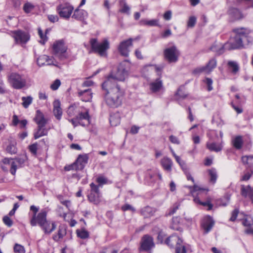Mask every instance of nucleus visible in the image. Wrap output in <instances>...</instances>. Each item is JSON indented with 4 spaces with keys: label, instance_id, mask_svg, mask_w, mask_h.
<instances>
[{
    "label": "nucleus",
    "instance_id": "1",
    "mask_svg": "<svg viewBox=\"0 0 253 253\" xmlns=\"http://www.w3.org/2000/svg\"><path fill=\"white\" fill-rule=\"evenodd\" d=\"M233 32L236 34V36L233 42L226 43L219 47L217 45L214 44L211 47V49L219 55L223 53L225 50L239 48L248 45L252 42V38L249 36L250 33V30L240 28L234 29Z\"/></svg>",
    "mask_w": 253,
    "mask_h": 253
},
{
    "label": "nucleus",
    "instance_id": "2",
    "mask_svg": "<svg viewBox=\"0 0 253 253\" xmlns=\"http://www.w3.org/2000/svg\"><path fill=\"white\" fill-rule=\"evenodd\" d=\"M102 88L105 91L104 98L107 105L112 108H117L121 105L124 91L120 86L103 87V84H102Z\"/></svg>",
    "mask_w": 253,
    "mask_h": 253
},
{
    "label": "nucleus",
    "instance_id": "3",
    "mask_svg": "<svg viewBox=\"0 0 253 253\" xmlns=\"http://www.w3.org/2000/svg\"><path fill=\"white\" fill-rule=\"evenodd\" d=\"M46 215L47 212L42 210L37 214L33 215L30 223L33 226L39 225L45 234H49L55 229L56 225L54 222L47 220Z\"/></svg>",
    "mask_w": 253,
    "mask_h": 253
},
{
    "label": "nucleus",
    "instance_id": "4",
    "mask_svg": "<svg viewBox=\"0 0 253 253\" xmlns=\"http://www.w3.org/2000/svg\"><path fill=\"white\" fill-rule=\"evenodd\" d=\"M127 76V71L125 68L124 63L119 65L116 72L112 71L106 77L102 83L103 87L119 86L118 81H124Z\"/></svg>",
    "mask_w": 253,
    "mask_h": 253
},
{
    "label": "nucleus",
    "instance_id": "5",
    "mask_svg": "<svg viewBox=\"0 0 253 253\" xmlns=\"http://www.w3.org/2000/svg\"><path fill=\"white\" fill-rule=\"evenodd\" d=\"M90 44L92 50L101 56H105L107 50L109 48V42L107 39L98 43L96 39H91L90 40Z\"/></svg>",
    "mask_w": 253,
    "mask_h": 253
},
{
    "label": "nucleus",
    "instance_id": "6",
    "mask_svg": "<svg viewBox=\"0 0 253 253\" xmlns=\"http://www.w3.org/2000/svg\"><path fill=\"white\" fill-rule=\"evenodd\" d=\"M8 80L11 86L17 89H21L26 85V77L24 75L11 73L8 76Z\"/></svg>",
    "mask_w": 253,
    "mask_h": 253
},
{
    "label": "nucleus",
    "instance_id": "7",
    "mask_svg": "<svg viewBox=\"0 0 253 253\" xmlns=\"http://www.w3.org/2000/svg\"><path fill=\"white\" fill-rule=\"evenodd\" d=\"M166 244L170 248H175V253H186V249L182 245V240L177 235L173 234L168 238Z\"/></svg>",
    "mask_w": 253,
    "mask_h": 253
},
{
    "label": "nucleus",
    "instance_id": "8",
    "mask_svg": "<svg viewBox=\"0 0 253 253\" xmlns=\"http://www.w3.org/2000/svg\"><path fill=\"white\" fill-rule=\"evenodd\" d=\"M88 157L87 155H80L77 160L72 164L66 166L64 169L65 170H80L84 169L88 161Z\"/></svg>",
    "mask_w": 253,
    "mask_h": 253
},
{
    "label": "nucleus",
    "instance_id": "9",
    "mask_svg": "<svg viewBox=\"0 0 253 253\" xmlns=\"http://www.w3.org/2000/svg\"><path fill=\"white\" fill-rule=\"evenodd\" d=\"M53 51L55 56L61 60H63L67 57L66 54L67 47L63 40L56 41L52 46Z\"/></svg>",
    "mask_w": 253,
    "mask_h": 253
},
{
    "label": "nucleus",
    "instance_id": "10",
    "mask_svg": "<svg viewBox=\"0 0 253 253\" xmlns=\"http://www.w3.org/2000/svg\"><path fill=\"white\" fill-rule=\"evenodd\" d=\"M165 59L169 63H175L177 61L180 52L175 45L168 47L164 50Z\"/></svg>",
    "mask_w": 253,
    "mask_h": 253
},
{
    "label": "nucleus",
    "instance_id": "11",
    "mask_svg": "<svg viewBox=\"0 0 253 253\" xmlns=\"http://www.w3.org/2000/svg\"><path fill=\"white\" fill-rule=\"evenodd\" d=\"M206 189L200 187L199 186L194 185L191 190V192L193 196L194 197V201L196 203L199 204L203 206H208V210L211 209L212 207V204L209 202H202L200 200L199 196L203 192H205Z\"/></svg>",
    "mask_w": 253,
    "mask_h": 253
},
{
    "label": "nucleus",
    "instance_id": "12",
    "mask_svg": "<svg viewBox=\"0 0 253 253\" xmlns=\"http://www.w3.org/2000/svg\"><path fill=\"white\" fill-rule=\"evenodd\" d=\"M73 9V7L67 3L60 4L57 7V10L60 16L64 18H69Z\"/></svg>",
    "mask_w": 253,
    "mask_h": 253
},
{
    "label": "nucleus",
    "instance_id": "13",
    "mask_svg": "<svg viewBox=\"0 0 253 253\" xmlns=\"http://www.w3.org/2000/svg\"><path fill=\"white\" fill-rule=\"evenodd\" d=\"M155 246L153 239L148 235L143 236L140 243V251L148 252L152 249Z\"/></svg>",
    "mask_w": 253,
    "mask_h": 253
},
{
    "label": "nucleus",
    "instance_id": "14",
    "mask_svg": "<svg viewBox=\"0 0 253 253\" xmlns=\"http://www.w3.org/2000/svg\"><path fill=\"white\" fill-rule=\"evenodd\" d=\"M132 45V39L130 38L127 40L122 42L118 47V50L120 54L125 57L129 55L128 48Z\"/></svg>",
    "mask_w": 253,
    "mask_h": 253
},
{
    "label": "nucleus",
    "instance_id": "15",
    "mask_svg": "<svg viewBox=\"0 0 253 253\" xmlns=\"http://www.w3.org/2000/svg\"><path fill=\"white\" fill-rule=\"evenodd\" d=\"M13 34L17 43H26L30 39L29 34L22 31H14Z\"/></svg>",
    "mask_w": 253,
    "mask_h": 253
},
{
    "label": "nucleus",
    "instance_id": "16",
    "mask_svg": "<svg viewBox=\"0 0 253 253\" xmlns=\"http://www.w3.org/2000/svg\"><path fill=\"white\" fill-rule=\"evenodd\" d=\"M26 160L25 156L15 158L14 160L12 159V163L11 164V169H10V173L14 175L15 174L16 169L18 168L22 167Z\"/></svg>",
    "mask_w": 253,
    "mask_h": 253
},
{
    "label": "nucleus",
    "instance_id": "17",
    "mask_svg": "<svg viewBox=\"0 0 253 253\" xmlns=\"http://www.w3.org/2000/svg\"><path fill=\"white\" fill-rule=\"evenodd\" d=\"M214 224V221L211 216H207L204 217L201 224V227L204 230V233L207 234L209 232L213 226Z\"/></svg>",
    "mask_w": 253,
    "mask_h": 253
},
{
    "label": "nucleus",
    "instance_id": "18",
    "mask_svg": "<svg viewBox=\"0 0 253 253\" xmlns=\"http://www.w3.org/2000/svg\"><path fill=\"white\" fill-rule=\"evenodd\" d=\"M78 96L84 102H89L92 98V93L90 89H86L84 90L78 89Z\"/></svg>",
    "mask_w": 253,
    "mask_h": 253
},
{
    "label": "nucleus",
    "instance_id": "19",
    "mask_svg": "<svg viewBox=\"0 0 253 253\" xmlns=\"http://www.w3.org/2000/svg\"><path fill=\"white\" fill-rule=\"evenodd\" d=\"M241 194L245 198L248 197L253 204V189L250 185H242L241 186Z\"/></svg>",
    "mask_w": 253,
    "mask_h": 253
},
{
    "label": "nucleus",
    "instance_id": "20",
    "mask_svg": "<svg viewBox=\"0 0 253 253\" xmlns=\"http://www.w3.org/2000/svg\"><path fill=\"white\" fill-rule=\"evenodd\" d=\"M228 14L233 20H240L244 17L240 11L236 8H230L228 11Z\"/></svg>",
    "mask_w": 253,
    "mask_h": 253
},
{
    "label": "nucleus",
    "instance_id": "21",
    "mask_svg": "<svg viewBox=\"0 0 253 253\" xmlns=\"http://www.w3.org/2000/svg\"><path fill=\"white\" fill-rule=\"evenodd\" d=\"M34 121L38 126H45L47 123V120L45 118L43 113L39 110L36 111Z\"/></svg>",
    "mask_w": 253,
    "mask_h": 253
},
{
    "label": "nucleus",
    "instance_id": "22",
    "mask_svg": "<svg viewBox=\"0 0 253 253\" xmlns=\"http://www.w3.org/2000/svg\"><path fill=\"white\" fill-rule=\"evenodd\" d=\"M37 62L39 66H42L45 65H54L53 61L51 59L45 55H42L40 56L37 59Z\"/></svg>",
    "mask_w": 253,
    "mask_h": 253
},
{
    "label": "nucleus",
    "instance_id": "23",
    "mask_svg": "<svg viewBox=\"0 0 253 253\" xmlns=\"http://www.w3.org/2000/svg\"><path fill=\"white\" fill-rule=\"evenodd\" d=\"M163 88V83L160 79H157L150 84V89L152 92L159 91Z\"/></svg>",
    "mask_w": 253,
    "mask_h": 253
},
{
    "label": "nucleus",
    "instance_id": "24",
    "mask_svg": "<svg viewBox=\"0 0 253 253\" xmlns=\"http://www.w3.org/2000/svg\"><path fill=\"white\" fill-rule=\"evenodd\" d=\"M87 16V12L83 9H76L72 16V17L80 21H83Z\"/></svg>",
    "mask_w": 253,
    "mask_h": 253
},
{
    "label": "nucleus",
    "instance_id": "25",
    "mask_svg": "<svg viewBox=\"0 0 253 253\" xmlns=\"http://www.w3.org/2000/svg\"><path fill=\"white\" fill-rule=\"evenodd\" d=\"M53 113L57 120H59L61 119L62 111L60 107V102L59 100H55L53 102Z\"/></svg>",
    "mask_w": 253,
    "mask_h": 253
},
{
    "label": "nucleus",
    "instance_id": "26",
    "mask_svg": "<svg viewBox=\"0 0 253 253\" xmlns=\"http://www.w3.org/2000/svg\"><path fill=\"white\" fill-rule=\"evenodd\" d=\"M45 126H38L37 129L34 133V138L37 139L40 137L46 135L48 129L45 127Z\"/></svg>",
    "mask_w": 253,
    "mask_h": 253
},
{
    "label": "nucleus",
    "instance_id": "27",
    "mask_svg": "<svg viewBox=\"0 0 253 253\" xmlns=\"http://www.w3.org/2000/svg\"><path fill=\"white\" fill-rule=\"evenodd\" d=\"M161 164L165 170L169 172L171 170L172 162L170 159L168 157H164L161 160Z\"/></svg>",
    "mask_w": 253,
    "mask_h": 253
},
{
    "label": "nucleus",
    "instance_id": "28",
    "mask_svg": "<svg viewBox=\"0 0 253 253\" xmlns=\"http://www.w3.org/2000/svg\"><path fill=\"white\" fill-rule=\"evenodd\" d=\"M12 159L5 158L0 163L1 169L5 172H7L8 169H11Z\"/></svg>",
    "mask_w": 253,
    "mask_h": 253
},
{
    "label": "nucleus",
    "instance_id": "29",
    "mask_svg": "<svg viewBox=\"0 0 253 253\" xmlns=\"http://www.w3.org/2000/svg\"><path fill=\"white\" fill-rule=\"evenodd\" d=\"M66 234V229L63 226H59L58 230V233L57 235H54L53 236V239L55 241H58L60 239L63 238V237Z\"/></svg>",
    "mask_w": 253,
    "mask_h": 253
},
{
    "label": "nucleus",
    "instance_id": "30",
    "mask_svg": "<svg viewBox=\"0 0 253 253\" xmlns=\"http://www.w3.org/2000/svg\"><path fill=\"white\" fill-rule=\"evenodd\" d=\"M155 212V209L149 206L145 207L141 210V214L144 218H148L153 216Z\"/></svg>",
    "mask_w": 253,
    "mask_h": 253
},
{
    "label": "nucleus",
    "instance_id": "31",
    "mask_svg": "<svg viewBox=\"0 0 253 253\" xmlns=\"http://www.w3.org/2000/svg\"><path fill=\"white\" fill-rule=\"evenodd\" d=\"M207 148L211 151L218 152L222 150V146L221 144L215 142H208L207 143Z\"/></svg>",
    "mask_w": 253,
    "mask_h": 253
},
{
    "label": "nucleus",
    "instance_id": "32",
    "mask_svg": "<svg viewBox=\"0 0 253 253\" xmlns=\"http://www.w3.org/2000/svg\"><path fill=\"white\" fill-rule=\"evenodd\" d=\"M101 194H97L94 193H90L88 196L89 201L94 204L97 205L101 201Z\"/></svg>",
    "mask_w": 253,
    "mask_h": 253
},
{
    "label": "nucleus",
    "instance_id": "33",
    "mask_svg": "<svg viewBox=\"0 0 253 253\" xmlns=\"http://www.w3.org/2000/svg\"><path fill=\"white\" fill-rule=\"evenodd\" d=\"M110 123L111 126H116L120 123V117L119 113L110 115Z\"/></svg>",
    "mask_w": 253,
    "mask_h": 253
},
{
    "label": "nucleus",
    "instance_id": "34",
    "mask_svg": "<svg viewBox=\"0 0 253 253\" xmlns=\"http://www.w3.org/2000/svg\"><path fill=\"white\" fill-rule=\"evenodd\" d=\"M159 20L157 19H152L148 20L146 19H141L139 23L141 25L149 26H155L158 25Z\"/></svg>",
    "mask_w": 253,
    "mask_h": 253
},
{
    "label": "nucleus",
    "instance_id": "35",
    "mask_svg": "<svg viewBox=\"0 0 253 253\" xmlns=\"http://www.w3.org/2000/svg\"><path fill=\"white\" fill-rule=\"evenodd\" d=\"M232 143L235 148L237 149H240L242 148L243 141L241 136H236L232 140Z\"/></svg>",
    "mask_w": 253,
    "mask_h": 253
},
{
    "label": "nucleus",
    "instance_id": "36",
    "mask_svg": "<svg viewBox=\"0 0 253 253\" xmlns=\"http://www.w3.org/2000/svg\"><path fill=\"white\" fill-rule=\"evenodd\" d=\"M76 233L78 237L82 239H85L89 237V232L84 229H77Z\"/></svg>",
    "mask_w": 253,
    "mask_h": 253
},
{
    "label": "nucleus",
    "instance_id": "37",
    "mask_svg": "<svg viewBox=\"0 0 253 253\" xmlns=\"http://www.w3.org/2000/svg\"><path fill=\"white\" fill-rule=\"evenodd\" d=\"M77 117L79 119L80 122H83V120H85L87 124L89 123V116L88 111L84 113H80Z\"/></svg>",
    "mask_w": 253,
    "mask_h": 253
},
{
    "label": "nucleus",
    "instance_id": "38",
    "mask_svg": "<svg viewBox=\"0 0 253 253\" xmlns=\"http://www.w3.org/2000/svg\"><path fill=\"white\" fill-rule=\"evenodd\" d=\"M216 66V61L215 59H211L209 63L205 67H206L207 72H211Z\"/></svg>",
    "mask_w": 253,
    "mask_h": 253
},
{
    "label": "nucleus",
    "instance_id": "39",
    "mask_svg": "<svg viewBox=\"0 0 253 253\" xmlns=\"http://www.w3.org/2000/svg\"><path fill=\"white\" fill-rule=\"evenodd\" d=\"M209 174L210 175V180L211 182L214 183L216 182L217 178V174L216 170L212 169L209 170Z\"/></svg>",
    "mask_w": 253,
    "mask_h": 253
},
{
    "label": "nucleus",
    "instance_id": "40",
    "mask_svg": "<svg viewBox=\"0 0 253 253\" xmlns=\"http://www.w3.org/2000/svg\"><path fill=\"white\" fill-rule=\"evenodd\" d=\"M22 100L23 101V106L24 108H27L32 103L33 98L31 96L22 97Z\"/></svg>",
    "mask_w": 253,
    "mask_h": 253
},
{
    "label": "nucleus",
    "instance_id": "41",
    "mask_svg": "<svg viewBox=\"0 0 253 253\" xmlns=\"http://www.w3.org/2000/svg\"><path fill=\"white\" fill-rule=\"evenodd\" d=\"M48 31V30H46L45 31V34L47 33ZM38 34L39 35L41 38V41H40V42L42 44H44L45 42L47 41V38L46 36V35H44L42 33V30L41 29V28L38 29Z\"/></svg>",
    "mask_w": 253,
    "mask_h": 253
},
{
    "label": "nucleus",
    "instance_id": "42",
    "mask_svg": "<svg viewBox=\"0 0 253 253\" xmlns=\"http://www.w3.org/2000/svg\"><path fill=\"white\" fill-rule=\"evenodd\" d=\"M242 224L245 226H251L253 225V218L251 216H247L243 219Z\"/></svg>",
    "mask_w": 253,
    "mask_h": 253
},
{
    "label": "nucleus",
    "instance_id": "43",
    "mask_svg": "<svg viewBox=\"0 0 253 253\" xmlns=\"http://www.w3.org/2000/svg\"><path fill=\"white\" fill-rule=\"evenodd\" d=\"M35 8V6L29 2H26L23 6V10L26 13L31 12Z\"/></svg>",
    "mask_w": 253,
    "mask_h": 253
},
{
    "label": "nucleus",
    "instance_id": "44",
    "mask_svg": "<svg viewBox=\"0 0 253 253\" xmlns=\"http://www.w3.org/2000/svg\"><path fill=\"white\" fill-rule=\"evenodd\" d=\"M253 174V168H250V171L245 172L243 176H241V181H248L251 178Z\"/></svg>",
    "mask_w": 253,
    "mask_h": 253
},
{
    "label": "nucleus",
    "instance_id": "45",
    "mask_svg": "<svg viewBox=\"0 0 253 253\" xmlns=\"http://www.w3.org/2000/svg\"><path fill=\"white\" fill-rule=\"evenodd\" d=\"M228 64L233 73L235 74L238 71L239 66L237 63L233 61H229Z\"/></svg>",
    "mask_w": 253,
    "mask_h": 253
},
{
    "label": "nucleus",
    "instance_id": "46",
    "mask_svg": "<svg viewBox=\"0 0 253 253\" xmlns=\"http://www.w3.org/2000/svg\"><path fill=\"white\" fill-rule=\"evenodd\" d=\"M6 151L11 154H15L17 152L15 144L14 143H10L6 148Z\"/></svg>",
    "mask_w": 253,
    "mask_h": 253
},
{
    "label": "nucleus",
    "instance_id": "47",
    "mask_svg": "<svg viewBox=\"0 0 253 253\" xmlns=\"http://www.w3.org/2000/svg\"><path fill=\"white\" fill-rule=\"evenodd\" d=\"M14 251L15 253H25L24 247L18 244H15L14 247Z\"/></svg>",
    "mask_w": 253,
    "mask_h": 253
},
{
    "label": "nucleus",
    "instance_id": "48",
    "mask_svg": "<svg viewBox=\"0 0 253 253\" xmlns=\"http://www.w3.org/2000/svg\"><path fill=\"white\" fill-rule=\"evenodd\" d=\"M69 121L72 123L74 127L78 126L79 125L83 126H85L86 125V124L83 122H80L79 119H78L77 117L75 118L69 120Z\"/></svg>",
    "mask_w": 253,
    "mask_h": 253
},
{
    "label": "nucleus",
    "instance_id": "49",
    "mask_svg": "<svg viewBox=\"0 0 253 253\" xmlns=\"http://www.w3.org/2000/svg\"><path fill=\"white\" fill-rule=\"evenodd\" d=\"M196 23V18L194 16H190L187 22V27L189 28H193L195 26Z\"/></svg>",
    "mask_w": 253,
    "mask_h": 253
},
{
    "label": "nucleus",
    "instance_id": "50",
    "mask_svg": "<svg viewBox=\"0 0 253 253\" xmlns=\"http://www.w3.org/2000/svg\"><path fill=\"white\" fill-rule=\"evenodd\" d=\"M205 83L206 84L207 87H208V91H211L213 89V87L212 86L213 82L212 80L209 78H207L205 79V80L204 81Z\"/></svg>",
    "mask_w": 253,
    "mask_h": 253
},
{
    "label": "nucleus",
    "instance_id": "51",
    "mask_svg": "<svg viewBox=\"0 0 253 253\" xmlns=\"http://www.w3.org/2000/svg\"><path fill=\"white\" fill-rule=\"evenodd\" d=\"M29 149L31 153L34 156L37 155V151L38 149V143H35L29 146Z\"/></svg>",
    "mask_w": 253,
    "mask_h": 253
},
{
    "label": "nucleus",
    "instance_id": "52",
    "mask_svg": "<svg viewBox=\"0 0 253 253\" xmlns=\"http://www.w3.org/2000/svg\"><path fill=\"white\" fill-rule=\"evenodd\" d=\"M90 186L91 188L90 193L93 192L97 194H101L99 190V185H96L93 183H91L90 184Z\"/></svg>",
    "mask_w": 253,
    "mask_h": 253
},
{
    "label": "nucleus",
    "instance_id": "53",
    "mask_svg": "<svg viewBox=\"0 0 253 253\" xmlns=\"http://www.w3.org/2000/svg\"><path fill=\"white\" fill-rule=\"evenodd\" d=\"M204 72H207L206 67H205V66L199 67L196 68L193 71V74L195 75H199Z\"/></svg>",
    "mask_w": 253,
    "mask_h": 253
},
{
    "label": "nucleus",
    "instance_id": "54",
    "mask_svg": "<svg viewBox=\"0 0 253 253\" xmlns=\"http://www.w3.org/2000/svg\"><path fill=\"white\" fill-rule=\"evenodd\" d=\"M2 220L4 223L9 227H11L13 224L12 220L7 215L4 216Z\"/></svg>",
    "mask_w": 253,
    "mask_h": 253
},
{
    "label": "nucleus",
    "instance_id": "55",
    "mask_svg": "<svg viewBox=\"0 0 253 253\" xmlns=\"http://www.w3.org/2000/svg\"><path fill=\"white\" fill-rule=\"evenodd\" d=\"M242 161L243 164L248 165V167L250 168H252V163L249 160L248 156H245L242 157Z\"/></svg>",
    "mask_w": 253,
    "mask_h": 253
},
{
    "label": "nucleus",
    "instance_id": "56",
    "mask_svg": "<svg viewBox=\"0 0 253 253\" xmlns=\"http://www.w3.org/2000/svg\"><path fill=\"white\" fill-rule=\"evenodd\" d=\"M129 7L126 4V2H124L122 8L120 10V11L122 13H125L129 14Z\"/></svg>",
    "mask_w": 253,
    "mask_h": 253
},
{
    "label": "nucleus",
    "instance_id": "57",
    "mask_svg": "<svg viewBox=\"0 0 253 253\" xmlns=\"http://www.w3.org/2000/svg\"><path fill=\"white\" fill-rule=\"evenodd\" d=\"M180 218L178 217H175L172 218V225H171V228L174 230H179L180 227L177 226H175L174 225V223H178L180 222Z\"/></svg>",
    "mask_w": 253,
    "mask_h": 253
},
{
    "label": "nucleus",
    "instance_id": "58",
    "mask_svg": "<svg viewBox=\"0 0 253 253\" xmlns=\"http://www.w3.org/2000/svg\"><path fill=\"white\" fill-rule=\"evenodd\" d=\"M61 84L60 81L59 80H56L53 84H52L50 85V88L53 90H55L58 89Z\"/></svg>",
    "mask_w": 253,
    "mask_h": 253
},
{
    "label": "nucleus",
    "instance_id": "59",
    "mask_svg": "<svg viewBox=\"0 0 253 253\" xmlns=\"http://www.w3.org/2000/svg\"><path fill=\"white\" fill-rule=\"evenodd\" d=\"M96 181L99 184V186L106 184L107 182V179L104 176H99L96 179Z\"/></svg>",
    "mask_w": 253,
    "mask_h": 253
},
{
    "label": "nucleus",
    "instance_id": "60",
    "mask_svg": "<svg viewBox=\"0 0 253 253\" xmlns=\"http://www.w3.org/2000/svg\"><path fill=\"white\" fill-rule=\"evenodd\" d=\"M102 253H118V251L112 247H108L104 249Z\"/></svg>",
    "mask_w": 253,
    "mask_h": 253
},
{
    "label": "nucleus",
    "instance_id": "61",
    "mask_svg": "<svg viewBox=\"0 0 253 253\" xmlns=\"http://www.w3.org/2000/svg\"><path fill=\"white\" fill-rule=\"evenodd\" d=\"M169 139L170 141L173 144H180V141L178 140V139L177 138V137H176V136H175L174 135H170L169 137Z\"/></svg>",
    "mask_w": 253,
    "mask_h": 253
},
{
    "label": "nucleus",
    "instance_id": "62",
    "mask_svg": "<svg viewBox=\"0 0 253 253\" xmlns=\"http://www.w3.org/2000/svg\"><path fill=\"white\" fill-rule=\"evenodd\" d=\"M238 213L239 211L237 209H235L232 212V215L230 218V220L232 221H235L237 217Z\"/></svg>",
    "mask_w": 253,
    "mask_h": 253
},
{
    "label": "nucleus",
    "instance_id": "63",
    "mask_svg": "<svg viewBox=\"0 0 253 253\" xmlns=\"http://www.w3.org/2000/svg\"><path fill=\"white\" fill-rule=\"evenodd\" d=\"M122 210L123 211L130 210L133 211H135L134 209L129 204H125V205L123 206L122 207Z\"/></svg>",
    "mask_w": 253,
    "mask_h": 253
},
{
    "label": "nucleus",
    "instance_id": "64",
    "mask_svg": "<svg viewBox=\"0 0 253 253\" xmlns=\"http://www.w3.org/2000/svg\"><path fill=\"white\" fill-rule=\"evenodd\" d=\"M48 19L50 22L52 23L58 21L59 19L58 16L55 15H48Z\"/></svg>",
    "mask_w": 253,
    "mask_h": 253
}]
</instances>
